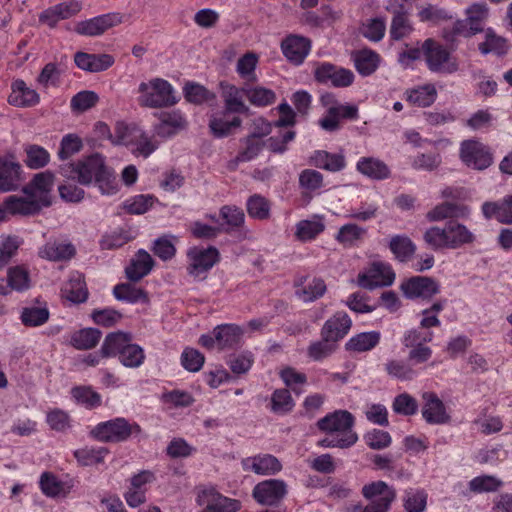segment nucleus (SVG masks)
Returning a JSON list of instances; mask_svg holds the SVG:
<instances>
[{"label": "nucleus", "instance_id": "nucleus-32", "mask_svg": "<svg viewBox=\"0 0 512 512\" xmlns=\"http://www.w3.org/2000/svg\"><path fill=\"white\" fill-rule=\"evenodd\" d=\"M61 292L63 297L72 303L85 302L88 298V290L83 275L79 272L71 273Z\"/></svg>", "mask_w": 512, "mask_h": 512}, {"label": "nucleus", "instance_id": "nucleus-7", "mask_svg": "<svg viewBox=\"0 0 512 512\" xmlns=\"http://www.w3.org/2000/svg\"><path fill=\"white\" fill-rule=\"evenodd\" d=\"M427 66L432 72L454 73L458 69L456 61L449 51L435 40L429 38L422 45Z\"/></svg>", "mask_w": 512, "mask_h": 512}, {"label": "nucleus", "instance_id": "nucleus-26", "mask_svg": "<svg viewBox=\"0 0 512 512\" xmlns=\"http://www.w3.org/2000/svg\"><path fill=\"white\" fill-rule=\"evenodd\" d=\"M481 209L486 219L495 218L500 223L512 224V195L499 201H486Z\"/></svg>", "mask_w": 512, "mask_h": 512}, {"label": "nucleus", "instance_id": "nucleus-58", "mask_svg": "<svg viewBox=\"0 0 512 512\" xmlns=\"http://www.w3.org/2000/svg\"><path fill=\"white\" fill-rule=\"evenodd\" d=\"M119 361L125 366L129 368H137L141 366L145 359V354L143 349L137 345L129 343L123 348L121 354L118 356Z\"/></svg>", "mask_w": 512, "mask_h": 512}, {"label": "nucleus", "instance_id": "nucleus-21", "mask_svg": "<svg viewBox=\"0 0 512 512\" xmlns=\"http://www.w3.org/2000/svg\"><path fill=\"white\" fill-rule=\"evenodd\" d=\"M81 9L82 5L77 0L59 3L43 11L39 16V20L41 23L53 28L60 20L76 15Z\"/></svg>", "mask_w": 512, "mask_h": 512}, {"label": "nucleus", "instance_id": "nucleus-39", "mask_svg": "<svg viewBox=\"0 0 512 512\" xmlns=\"http://www.w3.org/2000/svg\"><path fill=\"white\" fill-rule=\"evenodd\" d=\"M215 335L217 348L225 349L237 345L243 335V330L236 324L218 325L213 330Z\"/></svg>", "mask_w": 512, "mask_h": 512}, {"label": "nucleus", "instance_id": "nucleus-5", "mask_svg": "<svg viewBox=\"0 0 512 512\" xmlns=\"http://www.w3.org/2000/svg\"><path fill=\"white\" fill-rule=\"evenodd\" d=\"M141 433L140 426L122 417L97 424L91 434L102 442H124L132 435Z\"/></svg>", "mask_w": 512, "mask_h": 512}, {"label": "nucleus", "instance_id": "nucleus-8", "mask_svg": "<svg viewBox=\"0 0 512 512\" xmlns=\"http://www.w3.org/2000/svg\"><path fill=\"white\" fill-rule=\"evenodd\" d=\"M364 498L370 500L361 512H388L396 497L395 490L384 481H375L362 488Z\"/></svg>", "mask_w": 512, "mask_h": 512}, {"label": "nucleus", "instance_id": "nucleus-20", "mask_svg": "<svg viewBox=\"0 0 512 512\" xmlns=\"http://www.w3.org/2000/svg\"><path fill=\"white\" fill-rule=\"evenodd\" d=\"M351 326V318L346 312H336L324 323L321 329V337L323 339H330L336 343L348 334Z\"/></svg>", "mask_w": 512, "mask_h": 512}, {"label": "nucleus", "instance_id": "nucleus-51", "mask_svg": "<svg viewBox=\"0 0 512 512\" xmlns=\"http://www.w3.org/2000/svg\"><path fill=\"white\" fill-rule=\"evenodd\" d=\"M26 158L25 163L31 169H40L45 167L50 161L49 152L42 146L28 144L24 148Z\"/></svg>", "mask_w": 512, "mask_h": 512}, {"label": "nucleus", "instance_id": "nucleus-2", "mask_svg": "<svg viewBox=\"0 0 512 512\" xmlns=\"http://www.w3.org/2000/svg\"><path fill=\"white\" fill-rule=\"evenodd\" d=\"M423 238L434 250L457 249L475 240L474 234L465 225L456 221H449L444 228L433 226L427 229Z\"/></svg>", "mask_w": 512, "mask_h": 512}, {"label": "nucleus", "instance_id": "nucleus-4", "mask_svg": "<svg viewBox=\"0 0 512 512\" xmlns=\"http://www.w3.org/2000/svg\"><path fill=\"white\" fill-rule=\"evenodd\" d=\"M105 167L104 158L99 154H93L76 162L62 165L60 174L67 179L76 180L81 185H90Z\"/></svg>", "mask_w": 512, "mask_h": 512}, {"label": "nucleus", "instance_id": "nucleus-31", "mask_svg": "<svg viewBox=\"0 0 512 512\" xmlns=\"http://www.w3.org/2000/svg\"><path fill=\"white\" fill-rule=\"evenodd\" d=\"M9 215L31 216L39 213L40 206L30 196L10 195L4 199Z\"/></svg>", "mask_w": 512, "mask_h": 512}, {"label": "nucleus", "instance_id": "nucleus-34", "mask_svg": "<svg viewBox=\"0 0 512 512\" xmlns=\"http://www.w3.org/2000/svg\"><path fill=\"white\" fill-rule=\"evenodd\" d=\"M325 230L323 217L314 215L311 219L299 221L295 226V238L301 242L314 240Z\"/></svg>", "mask_w": 512, "mask_h": 512}, {"label": "nucleus", "instance_id": "nucleus-3", "mask_svg": "<svg viewBox=\"0 0 512 512\" xmlns=\"http://www.w3.org/2000/svg\"><path fill=\"white\" fill-rule=\"evenodd\" d=\"M134 93L137 103L144 108H164L177 103L173 86L160 77L141 81Z\"/></svg>", "mask_w": 512, "mask_h": 512}, {"label": "nucleus", "instance_id": "nucleus-37", "mask_svg": "<svg viewBox=\"0 0 512 512\" xmlns=\"http://www.w3.org/2000/svg\"><path fill=\"white\" fill-rule=\"evenodd\" d=\"M75 247L67 242H48L39 249V256L50 261L69 260L75 255Z\"/></svg>", "mask_w": 512, "mask_h": 512}, {"label": "nucleus", "instance_id": "nucleus-38", "mask_svg": "<svg viewBox=\"0 0 512 512\" xmlns=\"http://www.w3.org/2000/svg\"><path fill=\"white\" fill-rule=\"evenodd\" d=\"M311 163L320 169L329 172H339L346 166L345 157L340 153H329L324 150H317L311 156Z\"/></svg>", "mask_w": 512, "mask_h": 512}, {"label": "nucleus", "instance_id": "nucleus-22", "mask_svg": "<svg viewBox=\"0 0 512 512\" xmlns=\"http://www.w3.org/2000/svg\"><path fill=\"white\" fill-rule=\"evenodd\" d=\"M76 66L84 71L98 73L110 68L115 59L110 54H89L85 52H77L74 56Z\"/></svg>", "mask_w": 512, "mask_h": 512}, {"label": "nucleus", "instance_id": "nucleus-11", "mask_svg": "<svg viewBox=\"0 0 512 512\" xmlns=\"http://www.w3.org/2000/svg\"><path fill=\"white\" fill-rule=\"evenodd\" d=\"M54 184V174L50 171L37 173L33 179L23 188V193L30 196L40 206L51 205V191Z\"/></svg>", "mask_w": 512, "mask_h": 512}, {"label": "nucleus", "instance_id": "nucleus-9", "mask_svg": "<svg viewBox=\"0 0 512 512\" xmlns=\"http://www.w3.org/2000/svg\"><path fill=\"white\" fill-rule=\"evenodd\" d=\"M196 503L203 507L199 512H238L241 501L220 494L216 489H201L196 496Z\"/></svg>", "mask_w": 512, "mask_h": 512}, {"label": "nucleus", "instance_id": "nucleus-46", "mask_svg": "<svg viewBox=\"0 0 512 512\" xmlns=\"http://www.w3.org/2000/svg\"><path fill=\"white\" fill-rule=\"evenodd\" d=\"M129 341L131 339L128 334L123 332L110 333L102 344L101 354L104 357L119 356Z\"/></svg>", "mask_w": 512, "mask_h": 512}, {"label": "nucleus", "instance_id": "nucleus-15", "mask_svg": "<svg viewBox=\"0 0 512 512\" xmlns=\"http://www.w3.org/2000/svg\"><path fill=\"white\" fill-rule=\"evenodd\" d=\"M386 10L393 14L389 31L390 37L396 41L408 37L414 29L404 4L399 0H389Z\"/></svg>", "mask_w": 512, "mask_h": 512}, {"label": "nucleus", "instance_id": "nucleus-10", "mask_svg": "<svg viewBox=\"0 0 512 512\" xmlns=\"http://www.w3.org/2000/svg\"><path fill=\"white\" fill-rule=\"evenodd\" d=\"M460 159L469 168L484 170L493 161L487 146L477 140H465L460 146Z\"/></svg>", "mask_w": 512, "mask_h": 512}, {"label": "nucleus", "instance_id": "nucleus-40", "mask_svg": "<svg viewBox=\"0 0 512 512\" xmlns=\"http://www.w3.org/2000/svg\"><path fill=\"white\" fill-rule=\"evenodd\" d=\"M381 339L378 331H369L356 334L351 337L345 344L347 351L362 353L372 350L376 347Z\"/></svg>", "mask_w": 512, "mask_h": 512}, {"label": "nucleus", "instance_id": "nucleus-48", "mask_svg": "<svg viewBox=\"0 0 512 512\" xmlns=\"http://www.w3.org/2000/svg\"><path fill=\"white\" fill-rule=\"evenodd\" d=\"M389 248L396 259L401 262L408 261L416 250L411 239L404 235L393 236L390 240Z\"/></svg>", "mask_w": 512, "mask_h": 512}, {"label": "nucleus", "instance_id": "nucleus-64", "mask_svg": "<svg viewBox=\"0 0 512 512\" xmlns=\"http://www.w3.org/2000/svg\"><path fill=\"white\" fill-rule=\"evenodd\" d=\"M326 292V284L320 278H314L308 282L302 289H298L296 294L304 302H312L322 297Z\"/></svg>", "mask_w": 512, "mask_h": 512}, {"label": "nucleus", "instance_id": "nucleus-44", "mask_svg": "<svg viewBox=\"0 0 512 512\" xmlns=\"http://www.w3.org/2000/svg\"><path fill=\"white\" fill-rule=\"evenodd\" d=\"M139 136H141V129L137 126L117 122L113 133L110 135V139L114 144L130 146L135 142L136 137Z\"/></svg>", "mask_w": 512, "mask_h": 512}, {"label": "nucleus", "instance_id": "nucleus-49", "mask_svg": "<svg viewBox=\"0 0 512 512\" xmlns=\"http://www.w3.org/2000/svg\"><path fill=\"white\" fill-rule=\"evenodd\" d=\"M113 294L116 299L129 303L147 302L146 292L130 283H121L114 287Z\"/></svg>", "mask_w": 512, "mask_h": 512}, {"label": "nucleus", "instance_id": "nucleus-18", "mask_svg": "<svg viewBox=\"0 0 512 512\" xmlns=\"http://www.w3.org/2000/svg\"><path fill=\"white\" fill-rule=\"evenodd\" d=\"M422 399V416L428 424L440 425L449 422L450 416L446 407L434 392H424Z\"/></svg>", "mask_w": 512, "mask_h": 512}, {"label": "nucleus", "instance_id": "nucleus-63", "mask_svg": "<svg viewBox=\"0 0 512 512\" xmlns=\"http://www.w3.org/2000/svg\"><path fill=\"white\" fill-rule=\"evenodd\" d=\"M95 184L103 195L111 196L118 192L119 185L112 169L106 166L95 179Z\"/></svg>", "mask_w": 512, "mask_h": 512}, {"label": "nucleus", "instance_id": "nucleus-43", "mask_svg": "<svg viewBox=\"0 0 512 512\" xmlns=\"http://www.w3.org/2000/svg\"><path fill=\"white\" fill-rule=\"evenodd\" d=\"M489 8L485 2L474 3L466 9L467 23L470 33L476 34L483 30V23L488 18Z\"/></svg>", "mask_w": 512, "mask_h": 512}, {"label": "nucleus", "instance_id": "nucleus-50", "mask_svg": "<svg viewBox=\"0 0 512 512\" xmlns=\"http://www.w3.org/2000/svg\"><path fill=\"white\" fill-rule=\"evenodd\" d=\"M160 121V124L156 127V133L161 136H170L175 133L176 129L183 128L186 124L182 114L177 111L163 113Z\"/></svg>", "mask_w": 512, "mask_h": 512}, {"label": "nucleus", "instance_id": "nucleus-36", "mask_svg": "<svg viewBox=\"0 0 512 512\" xmlns=\"http://www.w3.org/2000/svg\"><path fill=\"white\" fill-rule=\"evenodd\" d=\"M352 59L357 72L362 76H369L379 67L381 57L371 49H362L354 52Z\"/></svg>", "mask_w": 512, "mask_h": 512}, {"label": "nucleus", "instance_id": "nucleus-30", "mask_svg": "<svg viewBox=\"0 0 512 512\" xmlns=\"http://www.w3.org/2000/svg\"><path fill=\"white\" fill-rule=\"evenodd\" d=\"M244 469L251 470L259 475H270L279 472L282 465L279 460L270 454L248 457L243 461Z\"/></svg>", "mask_w": 512, "mask_h": 512}, {"label": "nucleus", "instance_id": "nucleus-55", "mask_svg": "<svg viewBox=\"0 0 512 512\" xmlns=\"http://www.w3.org/2000/svg\"><path fill=\"white\" fill-rule=\"evenodd\" d=\"M8 285L15 291L23 292L31 286L29 271L24 266H15L8 270Z\"/></svg>", "mask_w": 512, "mask_h": 512}, {"label": "nucleus", "instance_id": "nucleus-13", "mask_svg": "<svg viewBox=\"0 0 512 512\" xmlns=\"http://www.w3.org/2000/svg\"><path fill=\"white\" fill-rule=\"evenodd\" d=\"M401 291L408 299L429 300L439 293V284L432 278L415 276L401 284Z\"/></svg>", "mask_w": 512, "mask_h": 512}, {"label": "nucleus", "instance_id": "nucleus-24", "mask_svg": "<svg viewBox=\"0 0 512 512\" xmlns=\"http://www.w3.org/2000/svg\"><path fill=\"white\" fill-rule=\"evenodd\" d=\"M154 266L152 256L144 249H139L125 268L126 277L132 282H138L147 276Z\"/></svg>", "mask_w": 512, "mask_h": 512}, {"label": "nucleus", "instance_id": "nucleus-47", "mask_svg": "<svg viewBox=\"0 0 512 512\" xmlns=\"http://www.w3.org/2000/svg\"><path fill=\"white\" fill-rule=\"evenodd\" d=\"M466 212L468 213V209L466 207H461L451 202H444L436 205L432 210H430L426 214V218L429 221H441L447 218L462 216Z\"/></svg>", "mask_w": 512, "mask_h": 512}, {"label": "nucleus", "instance_id": "nucleus-33", "mask_svg": "<svg viewBox=\"0 0 512 512\" xmlns=\"http://www.w3.org/2000/svg\"><path fill=\"white\" fill-rule=\"evenodd\" d=\"M356 169L362 175L374 180L387 179L391 173L387 164L375 157L360 158L356 164Z\"/></svg>", "mask_w": 512, "mask_h": 512}, {"label": "nucleus", "instance_id": "nucleus-29", "mask_svg": "<svg viewBox=\"0 0 512 512\" xmlns=\"http://www.w3.org/2000/svg\"><path fill=\"white\" fill-rule=\"evenodd\" d=\"M50 317L46 302L36 300L34 304L21 309L20 321L26 327H39L44 325Z\"/></svg>", "mask_w": 512, "mask_h": 512}, {"label": "nucleus", "instance_id": "nucleus-1", "mask_svg": "<svg viewBox=\"0 0 512 512\" xmlns=\"http://www.w3.org/2000/svg\"><path fill=\"white\" fill-rule=\"evenodd\" d=\"M354 416L347 410H336L317 421L318 429L325 437L318 444L325 448H349L353 446L358 435L353 430Z\"/></svg>", "mask_w": 512, "mask_h": 512}, {"label": "nucleus", "instance_id": "nucleus-41", "mask_svg": "<svg viewBox=\"0 0 512 512\" xmlns=\"http://www.w3.org/2000/svg\"><path fill=\"white\" fill-rule=\"evenodd\" d=\"M417 16L421 22H428L432 25H441L455 19L452 12L432 4L421 7Z\"/></svg>", "mask_w": 512, "mask_h": 512}, {"label": "nucleus", "instance_id": "nucleus-42", "mask_svg": "<svg viewBox=\"0 0 512 512\" xmlns=\"http://www.w3.org/2000/svg\"><path fill=\"white\" fill-rule=\"evenodd\" d=\"M264 141L256 137L247 136L243 140V147L238 152L235 159L230 162V166L235 168L240 162H249L256 158L264 148Z\"/></svg>", "mask_w": 512, "mask_h": 512}, {"label": "nucleus", "instance_id": "nucleus-53", "mask_svg": "<svg viewBox=\"0 0 512 512\" xmlns=\"http://www.w3.org/2000/svg\"><path fill=\"white\" fill-rule=\"evenodd\" d=\"M258 60V56L255 53H245L237 61L236 72L242 79L248 82L256 81L257 77L255 70L258 64Z\"/></svg>", "mask_w": 512, "mask_h": 512}, {"label": "nucleus", "instance_id": "nucleus-27", "mask_svg": "<svg viewBox=\"0 0 512 512\" xmlns=\"http://www.w3.org/2000/svg\"><path fill=\"white\" fill-rule=\"evenodd\" d=\"M221 97L224 101L225 110L232 113H247L248 106L244 103L243 95L246 88H238L227 82L220 83Z\"/></svg>", "mask_w": 512, "mask_h": 512}, {"label": "nucleus", "instance_id": "nucleus-12", "mask_svg": "<svg viewBox=\"0 0 512 512\" xmlns=\"http://www.w3.org/2000/svg\"><path fill=\"white\" fill-rule=\"evenodd\" d=\"M314 76L319 83L331 84L334 87H348L354 81L351 70L327 62L315 68Z\"/></svg>", "mask_w": 512, "mask_h": 512}, {"label": "nucleus", "instance_id": "nucleus-56", "mask_svg": "<svg viewBox=\"0 0 512 512\" xmlns=\"http://www.w3.org/2000/svg\"><path fill=\"white\" fill-rule=\"evenodd\" d=\"M385 371L400 381H409L416 376V371L404 360L392 359L385 364Z\"/></svg>", "mask_w": 512, "mask_h": 512}, {"label": "nucleus", "instance_id": "nucleus-14", "mask_svg": "<svg viewBox=\"0 0 512 512\" xmlns=\"http://www.w3.org/2000/svg\"><path fill=\"white\" fill-rule=\"evenodd\" d=\"M123 16L120 13H107L75 25V32L84 36H99L108 29L122 23Z\"/></svg>", "mask_w": 512, "mask_h": 512}, {"label": "nucleus", "instance_id": "nucleus-61", "mask_svg": "<svg viewBox=\"0 0 512 512\" xmlns=\"http://www.w3.org/2000/svg\"><path fill=\"white\" fill-rule=\"evenodd\" d=\"M294 401L287 389H276L271 396V411L276 414H286L294 407Z\"/></svg>", "mask_w": 512, "mask_h": 512}, {"label": "nucleus", "instance_id": "nucleus-59", "mask_svg": "<svg viewBox=\"0 0 512 512\" xmlns=\"http://www.w3.org/2000/svg\"><path fill=\"white\" fill-rule=\"evenodd\" d=\"M427 504V493L424 490L410 488L405 491L404 507L407 512H423Z\"/></svg>", "mask_w": 512, "mask_h": 512}, {"label": "nucleus", "instance_id": "nucleus-6", "mask_svg": "<svg viewBox=\"0 0 512 512\" xmlns=\"http://www.w3.org/2000/svg\"><path fill=\"white\" fill-rule=\"evenodd\" d=\"M220 255L213 246H193L187 250V272L197 279H204L207 272L219 261Z\"/></svg>", "mask_w": 512, "mask_h": 512}, {"label": "nucleus", "instance_id": "nucleus-54", "mask_svg": "<svg viewBox=\"0 0 512 512\" xmlns=\"http://www.w3.org/2000/svg\"><path fill=\"white\" fill-rule=\"evenodd\" d=\"M108 450L104 447H84L74 452L77 461L83 466H92L104 461Z\"/></svg>", "mask_w": 512, "mask_h": 512}, {"label": "nucleus", "instance_id": "nucleus-60", "mask_svg": "<svg viewBox=\"0 0 512 512\" xmlns=\"http://www.w3.org/2000/svg\"><path fill=\"white\" fill-rule=\"evenodd\" d=\"M247 212L250 217L265 220L270 216V203L261 195L255 194L247 201Z\"/></svg>", "mask_w": 512, "mask_h": 512}, {"label": "nucleus", "instance_id": "nucleus-57", "mask_svg": "<svg viewBox=\"0 0 512 512\" xmlns=\"http://www.w3.org/2000/svg\"><path fill=\"white\" fill-rule=\"evenodd\" d=\"M245 95L249 102L257 107L271 105L276 100L275 92L262 86L246 88Z\"/></svg>", "mask_w": 512, "mask_h": 512}, {"label": "nucleus", "instance_id": "nucleus-28", "mask_svg": "<svg viewBox=\"0 0 512 512\" xmlns=\"http://www.w3.org/2000/svg\"><path fill=\"white\" fill-rule=\"evenodd\" d=\"M232 112L224 110L221 113L213 114L209 120L211 133L217 138L229 136L232 131L241 126L242 120L238 116H231Z\"/></svg>", "mask_w": 512, "mask_h": 512}, {"label": "nucleus", "instance_id": "nucleus-45", "mask_svg": "<svg viewBox=\"0 0 512 512\" xmlns=\"http://www.w3.org/2000/svg\"><path fill=\"white\" fill-rule=\"evenodd\" d=\"M101 338V332L95 328H85L76 331L71 336V344L79 350L94 348Z\"/></svg>", "mask_w": 512, "mask_h": 512}, {"label": "nucleus", "instance_id": "nucleus-62", "mask_svg": "<svg viewBox=\"0 0 512 512\" xmlns=\"http://www.w3.org/2000/svg\"><path fill=\"white\" fill-rule=\"evenodd\" d=\"M508 46L505 38L498 36L493 30L487 29L486 39L479 45V50L483 54L496 53L498 55L507 52Z\"/></svg>", "mask_w": 512, "mask_h": 512}, {"label": "nucleus", "instance_id": "nucleus-16", "mask_svg": "<svg viewBox=\"0 0 512 512\" xmlns=\"http://www.w3.org/2000/svg\"><path fill=\"white\" fill-rule=\"evenodd\" d=\"M395 279L391 266L384 262H373L367 273L359 274L358 284L363 288L372 289L377 286H389Z\"/></svg>", "mask_w": 512, "mask_h": 512}, {"label": "nucleus", "instance_id": "nucleus-35", "mask_svg": "<svg viewBox=\"0 0 512 512\" xmlns=\"http://www.w3.org/2000/svg\"><path fill=\"white\" fill-rule=\"evenodd\" d=\"M405 99L412 105L418 107H429L437 98V89L434 84L428 83L408 89L404 93Z\"/></svg>", "mask_w": 512, "mask_h": 512}, {"label": "nucleus", "instance_id": "nucleus-25", "mask_svg": "<svg viewBox=\"0 0 512 512\" xmlns=\"http://www.w3.org/2000/svg\"><path fill=\"white\" fill-rule=\"evenodd\" d=\"M40 96L36 90L27 86L21 80H15L11 85V93L8 97V102L15 107H32L39 103Z\"/></svg>", "mask_w": 512, "mask_h": 512}, {"label": "nucleus", "instance_id": "nucleus-17", "mask_svg": "<svg viewBox=\"0 0 512 512\" xmlns=\"http://www.w3.org/2000/svg\"><path fill=\"white\" fill-rule=\"evenodd\" d=\"M287 493L284 481L269 479L258 483L253 489V497L263 505L277 504Z\"/></svg>", "mask_w": 512, "mask_h": 512}, {"label": "nucleus", "instance_id": "nucleus-23", "mask_svg": "<svg viewBox=\"0 0 512 512\" xmlns=\"http://www.w3.org/2000/svg\"><path fill=\"white\" fill-rule=\"evenodd\" d=\"M21 165L12 157L0 158V192L18 188L21 182Z\"/></svg>", "mask_w": 512, "mask_h": 512}, {"label": "nucleus", "instance_id": "nucleus-52", "mask_svg": "<svg viewBox=\"0 0 512 512\" xmlns=\"http://www.w3.org/2000/svg\"><path fill=\"white\" fill-rule=\"evenodd\" d=\"M366 234V229L356 224L349 223L340 227L335 239L346 247L356 245Z\"/></svg>", "mask_w": 512, "mask_h": 512}, {"label": "nucleus", "instance_id": "nucleus-19", "mask_svg": "<svg viewBox=\"0 0 512 512\" xmlns=\"http://www.w3.org/2000/svg\"><path fill=\"white\" fill-rule=\"evenodd\" d=\"M311 49L308 38L299 35H289L283 39L281 50L288 61L295 65L303 63Z\"/></svg>", "mask_w": 512, "mask_h": 512}]
</instances>
